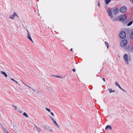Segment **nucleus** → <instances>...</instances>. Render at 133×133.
I'll use <instances>...</instances> for the list:
<instances>
[{"instance_id": "1", "label": "nucleus", "mask_w": 133, "mask_h": 133, "mask_svg": "<svg viewBox=\"0 0 133 133\" xmlns=\"http://www.w3.org/2000/svg\"><path fill=\"white\" fill-rule=\"evenodd\" d=\"M127 18V17L125 14L123 15H122L120 17H118L117 18V20L121 21V20L124 21Z\"/></svg>"}, {"instance_id": "2", "label": "nucleus", "mask_w": 133, "mask_h": 133, "mask_svg": "<svg viewBox=\"0 0 133 133\" xmlns=\"http://www.w3.org/2000/svg\"><path fill=\"white\" fill-rule=\"evenodd\" d=\"M128 42L125 39H123L121 41L120 43V45L122 47H124L127 44Z\"/></svg>"}, {"instance_id": "3", "label": "nucleus", "mask_w": 133, "mask_h": 133, "mask_svg": "<svg viewBox=\"0 0 133 133\" xmlns=\"http://www.w3.org/2000/svg\"><path fill=\"white\" fill-rule=\"evenodd\" d=\"M106 10L108 13V16L110 17L111 19H112L113 17V16L112 15V13L111 10L109 9H107Z\"/></svg>"}, {"instance_id": "4", "label": "nucleus", "mask_w": 133, "mask_h": 133, "mask_svg": "<svg viewBox=\"0 0 133 133\" xmlns=\"http://www.w3.org/2000/svg\"><path fill=\"white\" fill-rule=\"evenodd\" d=\"M127 10V8L125 6L122 7L120 9V11L121 12L124 13Z\"/></svg>"}, {"instance_id": "5", "label": "nucleus", "mask_w": 133, "mask_h": 133, "mask_svg": "<svg viewBox=\"0 0 133 133\" xmlns=\"http://www.w3.org/2000/svg\"><path fill=\"white\" fill-rule=\"evenodd\" d=\"M119 36L120 37L122 38H124L126 37V34L124 31H121L119 34Z\"/></svg>"}, {"instance_id": "6", "label": "nucleus", "mask_w": 133, "mask_h": 133, "mask_svg": "<svg viewBox=\"0 0 133 133\" xmlns=\"http://www.w3.org/2000/svg\"><path fill=\"white\" fill-rule=\"evenodd\" d=\"M123 58L125 60V63L128 64L129 63L128 60V56L127 54H124L123 56Z\"/></svg>"}, {"instance_id": "7", "label": "nucleus", "mask_w": 133, "mask_h": 133, "mask_svg": "<svg viewBox=\"0 0 133 133\" xmlns=\"http://www.w3.org/2000/svg\"><path fill=\"white\" fill-rule=\"evenodd\" d=\"M17 16V15L16 13L15 12H14V14L12 15H11L10 16L9 18L11 19H14L15 16Z\"/></svg>"}, {"instance_id": "8", "label": "nucleus", "mask_w": 133, "mask_h": 133, "mask_svg": "<svg viewBox=\"0 0 133 133\" xmlns=\"http://www.w3.org/2000/svg\"><path fill=\"white\" fill-rule=\"evenodd\" d=\"M51 119L54 122V123H55L56 125V127L58 128L59 129H60V126L59 125L56 123V122L55 121L52 117H50Z\"/></svg>"}, {"instance_id": "9", "label": "nucleus", "mask_w": 133, "mask_h": 133, "mask_svg": "<svg viewBox=\"0 0 133 133\" xmlns=\"http://www.w3.org/2000/svg\"><path fill=\"white\" fill-rule=\"evenodd\" d=\"M45 129L49 133L51 132L52 131L51 129L49 127H46L45 128Z\"/></svg>"}, {"instance_id": "10", "label": "nucleus", "mask_w": 133, "mask_h": 133, "mask_svg": "<svg viewBox=\"0 0 133 133\" xmlns=\"http://www.w3.org/2000/svg\"><path fill=\"white\" fill-rule=\"evenodd\" d=\"M27 32H28V36H27V37L32 42H33V41L32 40V38H31V37L30 35L29 34V31L27 30Z\"/></svg>"}, {"instance_id": "11", "label": "nucleus", "mask_w": 133, "mask_h": 133, "mask_svg": "<svg viewBox=\"0 0 133 133\" xmlns=\"http://www.w3.org/2000/svg\"><path fill=\"white\" fill-rule=\"evenodd\" d=\"M34 127L36 129V130H37V131L39 133L41 131V129L37 127V126H36V125H34Z\"/></svg>"}, {"instance_id": "12", "label": "nucleus", "mask_w": 133, "mask_h": 133, "mask_svg": "<svg viewBox=\"0 0 133 133\" xmlns=\"http://www.w3.org/2000/svg\"><path fill=\"white\" fill-rule=\"evenodd\" d=\"M14 129L16 130L15 131L17 133H19L20 130L16 127H15L14 128Z\"/></svg>"}, {"instance_id": "13", "label": "nucleus", "mask_w": 133, "mask_h": 133, "mask_svg": "<svg viewBox=\"0 0 133 133\" xmlns=\"http://www.w3.org/2000/svg\"><path fill=\"white\" fill-rule=\"evenodd\" d=\"M108 128L110 130H111L112 129V128L111 125H107L105 128V129L106 130Z\"/></svg>"}, {"instance_id": "14", "label": "nucleus", "mask_w": 133, "mask_h": 133, "mask_svg": "<svg viewBox=\"0 0 133 133\" xmlns=\"http://www.w3.org/2000/svg\"><path fill=\"white\" fill-rule=\"evenodd\" d=\"M114 12L115 14H117L119 12V10L117 9H115L114 10Z\"/></svg>"}, {"instance_id": "15", "label": "nucleus", "mask_w": 133, "mask_h": 133, "mask_svg": "<svg viewBox=\"0 0 133 133\" xmlns=\"http://www.w3.org/2000/svg\"><path fill=\"white\" fill-rule=\"evenodd\" d=\"M0 72L5 77H7L8 76L6 74L4 71H1Z\"/></svg>"}, {"instance_id": "16", "label": "nucleus", "mask_w": 133, "mask_h": 133, "mask_svg": "<svg viewBox=\"0 0 133 133\" xmlns=\"http://www.w3.org/2000/svg\"><path fill=\"white\" fill-rule=\"evenodd\" d=\"M111 0H105V3L107 4H109Z\"/></svg>"}, {"instance_id": "17", "label": "nucleus", "mask_w": 133, "mask_h": 133, "mask_svg": "<svg viewBox=\"0 0 133 133\" xmlns=\"http://www.w3.org/2000/svg\"><path fill=\"white\" fill-rule=\"evenodd\" d=\"M105 45L107 46V48L108 49L109 46L108 43L107 42H105Z\"/></svg>"}, {"instance_id": "18", "label": "nucleus", "mask_w": 133, "mask_h": 133, "mask_svg": "<svg viewBox=\"0 0 133 133\" xmlns=\"http://www.w3.org/2000/svg\"><path fill=\"white\" fill-rule=\"evenodd\" d=\"M23 115L26 117H28V115L25 112H24L23 114Z\"/></svg>"}, {"instance_id": "19", "label": "nucleus", "mask_w": 133, "mask_h": 133, "mask_svg": "<svg viewBox=\"0 0 133 133\" xmlns=\"http://www.w3.org/2000/svg\"><path fill=\"white\" fill-rule=\"evenodd\" d=\"M130 37L131 38H133V31L131 32L130 35Z\"/></svg>"}, {"instance_id": "20", "label": "nucleus", "mask_w": 133, "mask_h": 133, "mask_svg": "<svg viewBox=\"0 0 133 133\" xmlns=\"http://www.w3.org/2000/svg\"><path fill=\"white\" fill-rule=\"evenodd\" d=\"M118 87L120 89H121V90H122V91H124V92H126V91H125L119 85V86H118Z\"/></svg>"}, {"instance_id": "21", "label": "nucleus", "mask_w": 133, "mask_h": 133, "mask_svg": "<svg viewBox=\"0 0 133 133\" xmlns=\"http://www.w3.org/2000/svg\"><path fill=\"white\" fill-rule=\"evenodd\" d=\"M21 81H22V82L24 84H25L26 86L28 87H29V88H31V89H32V90L34 91H35L33 89H32V88H31V87H30L28 86V85H26L25 83H24L22 81V80H21Z\"/></svg>"}, {"instance_id": "22", "label": "nucleus", "mask_w": 133, "mask_h": 133, "mask_svg": "<svg viewBox=\"0 0 133 133\" xmlns=\"http://www.w3.org/2000/svg\"><path fill=\"white\" fill-rule=\"evenodd\" d=\"M132 23V22L131 21L127 25L128 26H129Z\"/></svg>"}, {"instance_id": "23", "label": "nucleus", "mask_w": 133, "mask_h": 133, "mask_svg": "<svg viewBox=\"0 0 133 133\" xmlns=\"http://www.w3.org/2000/svg\"><path fill=\"white\" fill-rule=\"evenodd\" d=\"M48 111H49V112H51V110L50 109H48L47 108H45Z\"/></svg>"}, {"instance_id": "24", "label": "nucleus", "mask_w": 133, "mask_h": 133, "mask_svg": "<svg viewBox=\"0 0 133 133\" xmlns=\"http://www.w3.org/2000/svg\"><path fill=\"white\" fill-rule=\"evenodd\" d=\"M4 132L5 133H9L5 129H4Z\"/></svg>"}, {"instance_id": "25", "label": "nucleus", "mask_w": 133, "mask_h": 133, "mask_svg": "<svg viewBox=\"0 0 133 133\" xmlns=\"http://www.w3.org/2000/svg\"><path fill=\"white\" fill-rule=\"evenodd\" d=\"M115 84L116 86H118L119 85L117 82H115Z\"/></svg>"}, {"instance_id": "26", "label": "nucleus", "mask_w": 133, "mask_h": 133, "mask_svg": "<svg viewBox=\"0 0 133 133\" xmlns=\"http://www.w3.org/2000/svg\"><path fill=\"white\" fill-rule=\"evenodd\" d=\"M108 90L109 91L110 93H111L112 92V90L110 89H108Z\"/></svg>"}, {"instance_id": "27", "label": "nucleus", "mask_w": 133, "mask_h": 133, "mask_svg": "<svg viewBox=\"0 0 133 133\" xmlns=\"http://www.w3.org/2000/svg\"><path fill=\"white\" fill-rule=\"evenodd\" d=\"M117 20L116 18H113L112 20L113 21H116Z\"/></svg>"}, {"instance_id": "28", "label": "nucleus", "mask_w": 133, "mask_h": 133, "mask_svg": "<svg viewBox=\"0 0 133 133\" xmlns=\"http://www.w3.org/2000/svg\"><path fill=\"white\" fill-rule=\"evenodd\" d=\"M50 114H51L53 116H54V114L53 113V112H50Z\"/></svg>"}, {"instance_id": "29", "label": "nucleus", "mask_w": 133, "mask_h": 133, "mask_svg": "<svg viewBox=\"0 0 133 133\" xmlns=\"http://www.w3.org/2000/svg\"><path fill=\"white\" fill-rule=\"evenodd\" d=\"M98 6H99L100 7V5L99 4V1L98 2Z\"/></svg>"}, {"instance_id": "30", "label": "nucleus", "mask_w": 133, "mask_h": 133, "mask_svg": "<svg viewBox=\"0 0 133 133\" xmlns=\"http://www.w3.org/2000/svg\"><path fill=\"white\" fill-rule=\"evenodd\" d=\"M75 70H76V69H72V71L73 72H75Z\"/></svg>"}, {"instance_id": "31", "label": "nucleus", "mask_w": 133, "mask_h": 133, "mask_svg": "<svg viewBox=\"0 0 133 133\" xmlns=\"http://www.w3.org/2000/svg\"><path fill=\"white\" fill-rule=\"evenodd\" d=\"M11 80H12L13 81H14L15 82V81H16L15 80H14V79H13V78H11Z\"/></svg>"}, {"instance_id": "32", "label": "nucleus", "mask_w": 133, "mask_h": 133, "mask_svg": "<svg viewBox=\"0 0 133 133\" xmlns=\"http://www.w3.org/2000/svg\"><path fill=\"white\" fill-rule=\"evenodd\" d=\"M102 79L104 82H105V80L104 78H103Z\"/></svg>"}, {"instance_id": "33", "label": "nucleus", "mask_w": 133, "mask_h": 133, "mask_svg": "<svg viewBox=\"0 0 133 133\" xmlns=\"http://www.w3.org/2000/svg\"><path fill=\"white\" fill-rule=\"evenodd\" d=\"M55 76L56 77H59V78H61V77H60V76Z\"/></svg>"}, {"instance_id": "34", "label": "nucleus", "mask_w": 133, "mask_h": 133, "mask_svg": "<svg viewBox=\"0 0 133 133\" xmlns=\"http://www.w3.org/2000/svg\"><path fill=\"white\" fill-rule=\"evenodd\" d=\"M13 107L15 108V110H16L17 109V108L16 107V106H14Z\"/></svg>"}, {"instance_id": "35", "label": "nucleus", "mask_w": 133, "mask_h": 133, "mask_svg": "<svg viewBox=\"0 0 133 133\" xmlns=\"http://www.w3.org/2000/svg\"><path fill=\"white\" fill-rule=\"evenodd\" d=\"M115 92V90H112V92Z\"/></svg>"}, {"instance_id": "36", "label": "nucleus", "mask_w": 133, "mask_h": 133, "mask_svg": "<svg viewBox=\"0 0 133 133\" xmlns=\"http://www.w3.org/2000/svg\"><path fill=\"white\" fill-rule=\"evenodd\" d=\"M15 82L16 83H17V84H18V82H17V81H15Z\"/></svg>"}, {"instance_id": "37", "label": "nucleus", "mask_w": 133, "mask_h": 133, "mask_svg": "<svg viewBox=\"0 0 133 133\" xmlns=\"http://www.w3.org/2000/svg\"><path fill=\"white\" fill-rule=\"evenodd\" d=\"M72 49H70V50H71V51H72Z\"/></svg>"}]
</instances>
